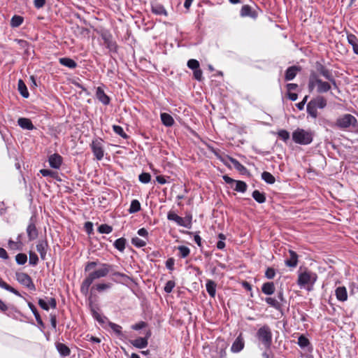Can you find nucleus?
I'll return each instance as SVG.
<instances>
[{"instance_id": "nucleus-52", "label": "nucleus", "mask_w": 358, "mask_h": 358, "mask_svg": "<svg viewBox=\"0 0 358 358\" xmlns=\"http://www.w3.org/2000/svg\"><path fill=\"white\" fill-rule=\"evenodd\" d=\"M279 138H280L284 141H287L289 138V133L285 130H280L278 133Z\"/></svg>"}, {"instance_id": "nucleus-60", "label": "nucleus", "mask_w": 358, "mask_h": 358, "mask_svg": "<svg viewBox=\"0 0 358 358\" xmlns=\"http://www.w3.org/2000/svg\"><path fill=\"white\" fill-rule=\"evenodd\" d=\"M96 266H97V262H87V264H86V266L85 267V271H89L92 270V268H94Z\"/></svg>"}, {"instance_id": "nucleus-9", "label": "nucleus", "mask_w": 358, "mask_h": 358, "mask_svg": "<svg viewBox=\"0 0 358 358\" xmlns=\"http://www.w3.org/2000/svg\"><path fill=\"white\" fill-rule=\"evenodd\" d=\"M102 39L103 40L104 45L111 52H116L117 45L112 38V36L110 34H103L101 35Z\"/></svg>"}, {"instance_id": "nucleus-46", "label": "nucleus", "mask_w": 358, "mask_h": 358, "mask_svg": "<svg viewBox=\"0 0 358 358\" xmlns=\"http://www.w3.org/2000/svg\"><path fill=\"white\" fill-rule=\"evenodd\" d=\"M178 249L180 252V257L182 258H185L189 255L190 250L187 246L180 245L178 246Z\"/></svg>"}, {"instance_id": "nucleus-63", "label": "nucleus", "mask_w": 358, "mask_h": 358, "mask_svg": "<svg viewBox=\"0 0 358 358\" xmlns=\"http://www.w3.org/2000/svg\"><path fill=\"white\" fill-rule=\"evenodd\" d=\"M145 326H146V323L145 322H140L134 324L132 327V329L134 330H139V329L144 328Z\"/></svg>"}, {"instance_id": "nucleus-21", "label": "nucleus", "mask_w": 358, "mask_h": 358, "mask_svg": "<svg viewBox=\"0 0 358 358\" xmlns=\"http://www.w3.org/2000/svg\"><path fill=\"white\" fill-rule=\"evenodd\" d=\"M56 348L62 357H67L71 354L70 348L62 343H56Z\"/></svg>"}, {"instance_id": "nucleus-36", "label": "nucleus", "mask_w": 358, "mask_h": 358, "mask_svg": "<svg viewBox=\"0 0 358 358\" xmlns=\"http://www.w3.org/2000/svg\"><path fill=\"white\" fill-rule=\"evenodd\" d=\"M262 178L268 184H273L275 181V177L267 171L262 173Z\"/></svg>"}, {"instance_id": "nucleus-3", "label": "nucleus", "mask_w": 358, "mask_h": 358, "mask_svg": "<svg viewBox=\"0 0 358 358\" xmlns=\"http://www.w3.org/2000/svg\"><path fill=\"white\" fill-rule=\"evenodd\" d=\"M317 279V275L315 273L305 270L299 273L297 283L301 287H307V289L310 291Z\"/></svg>"}, {"instance_id": "nucleus-17", "label": "nucleus", "mask_w": 358, "mask_h": 358, "mask_svg": "<svg viewBox=\"0 0 358 358\" xmlns=\"http://www.w3.org/2000/svg\"><path fill=\"white\" fill-rule=\"evenodd\" d=\"M96 98L99 99V101H101L104 105H108L110 103V98L108 96H107L104 91L99 87L96 89Z\"/></svg>"}, {"instance_id": "nucleus-32", "label": "nucleus", "mask_w": 358, "mask_h": 358, "mask_svg": "<svg viewBox=\"0 0 358 358\" xmlns=\"http://www.w3.org/2000/svg\"><path fill=\"white\" fill-rule=\"evenodd\" d=\"M252 196L253 199L259 203H264L266 201L265 194L260 192L259 190H255Z\"/></svg>"}, {"instance_id": "nucleus-20", "label": "nucleus", "mask_w": 358, "mask_h": 358, "mask_svg": "<svg viewBox=\"0 0 358 358\" xmlns=\"http://www.w3.org/2000/svg\"><path fill=\"white\" fill-rule=\"evenodd\" d=\"M17 123L20 125V127L22 129H28V130H32L34 129V126L32 124L31 121L25 117H20L17 120Z\"/></svg>"}, {"instance_id": "nucleus-45", "label": "nucleus", "mask_w": 358, "mask_h": 358, "mask_svg": "<svg viewBox=\"0 0 358 358\" xmlns=\"http://www.w3.org/2000/svg\"><path fill=\"white\" fill-rule=\"evenodd\" d=\"M113 231V227L106 224H101L98 228V231L101 234H110Z\"/></svg>"}, {"instance_id": "nucleus-2", "label": "nucleus", "mask_w": 358, "mask_h": 358, "mask_svg": "<svg viewBox=\"0 0 358 358\" xmlns=\"http://www.w3.org/2000/svg\"><path fill=\"white\" fill-rule=\"evenodd\" d=\"M315 87H317V92L319 94L327 92L331 88L329 83L320 79L315 71H311L308 84L309 92H313Z\"/></svg>"}, {"instance_id": "nucleus-6", "label": "nucleus", "mask_w": 358, "mask_h": 358, "mask_svg": "<svg viewBox=\"0 0 358 358\" xmlns=\"http://www.w3.org/2000/svg\"><path fill=\"white\" fill-rule=\"evenodd\" d=\"M357 122V119L352 115L345 114L337 119L336 124L341 129H347L351 126L355 127Z\"/></svg>"}, {"instance_id": "nucleus-22", "label": "nucleus", "mask_w": 358, "mask_h": 358, "mask_svg": "<svg viewBox=\"0 0 358 358\" xmlns=\"http://www.w3.org/2000/svg\"><path fill=\"white\" fill-rule=\"evenodd\" d=\"M348 42L352 46L353 51L358 55V38L352 34H348L347 36Z\"/></svg>"}, {"instance_id": "nucleus-35", "label": "nucleus", "mask_w": 358, "mask_h": 358, "mask_svg": "<svg viewBox=\"0 0 358 358\" xmlns=\"http://www.w3.org/2000/svg\"><path fill=\"white\" fill-rule=\"evenodd\" d=\"M229 159L236 170H238L242 173L246 171V168L243 165H242L237 159L232 158L231 157H229Z\"/></svg>"}, {"instance_id": "nucleus-53", "label": "nucleus", "mask_w": 358, "mask_h": 358, "mask_svg": "<svg viewBox=\"0 0 358 358\" xmlns=\"http://www.w3.org/2000/svg\"><path fill=\"white\" fill-rule=\"evenodd\" d=\"M176 285V283L173 280H169L166 285H165V287H164V291L166 292V293H171L173 290V289L174 288Z\"/></svg>"}, {"instance_id": "nucleus-38", "label": "nucleus", "mask_w": 358, "mask_h": 358, "mask_svg": "<svg viewBox=\"0 0 358 358\" xmlns=\"http://www.w3.org/2000/svg\"><path fill=\"white\" fill-rule=\"evenodd\" d=\"M316 106L310 101L307 104V112L313 117L315 118L317 116V110Z\"/></svg>"}, {"instance_id": "nucleus-43", "label": "nucleus", "mask_w": 358, "mask_h": 358, "mask_svg": "<svg viewBox=\"0 0 358 358\" xmlns=\"http://www.w3.org/2000/svg\"><path fill=\"white\" fill-rule=\"evenodd\" d=\"M113 129L115 134H118L123 138H125V139L128 138L127 134L124 131L122 127L118 126V125H113Z\"/></svg>"}, {"instance_id": "nucleus-27", "label": "nucleus", "mask_w": 358, "mask_h": 358, "mask_svg": "<svg viewBox=\"0 0 358 358\" xmlns=\"http://www.w3.org/2000/svg\"><path fill=\"white\" fill-rule=\"evenodd\" d=\"M59 63L70 69H75L77 66L76 62L71 58L62 57L59 59Z\"/></svg>"}, {"instance_id": "nucleus-44", "label": "nucleus", "mask_w": 358, "mask_h": 358, "mask_svg": "<svg viewBox=\"0 0 358 358\" xmlns=\"http://www.w3.org/2000/svg\"><path fill=\"white\" fill-rule=\"evenodd\" d=\"M108 326L117 336H122V333L121 326L112 322H109Z\"/></svg>"}, {"instance_id": "nucleus-11", "label": "nucleus", "mask_w": 358, "mask_h": 358, "mask_svg": "<svg viewBox=\"0 0 358 358\" xmlns=\"http://www.w3.org/2000/svg\"><path fill=\"white\" fill-rule=\"evenodd\" d=\"M167 218L169 220L175 221L180 226H182V227H188L189 228V224L190 222H189L187 223V221H185L184 220V218L178 216L174 212L170 211L168 213Z\"/></svg>"}, {"instance_id": "nucleus-61", "label": "nucleus", "mask_w": 358, "mask_h": 358, "mask_svg": "<svg viewBox=\"0 0 358 358\" xmlns=\"http://www.w3.org/2000/svg\"><path fill=\"white\" fill-rule=\"evenodd\" d=\"M174 266V259L173 258H169L166 262V266L168 269L172 271L173 270Z\"/></svg>"}, {"instance_id": "nucleus-39", "label": "nucleus", "mask_w": 358, "mask_h": 358, "mask_svg": "<svg viewBox=\"0 0 358 358\" xmlns=\"http://www.w3.org/2000/svg\"><path fill=\"white\" fill-rule=\"evenodd\" d=\"M126 239L124 238H120L117 239L114 243V246L119 251L122 252L125 248Z\"/></svg>"}, {"instance_id": "nucleus-64", "label": "nucleus", "mask_w": 358, "mask_h": 358, "mask_svg": "<svg viewBox=\"0 0 358 358\" xmlns=\"http://www.w3.org/2000/svg\"><path fill=\"white\" fill-rule=\"evenodd\" d=\"M34 6L36 8H41L44 6L45 0H34Z\"/></svg>"}, {"instance_id": "nucleus-49", "label": "nucleus", "mask_w": 358, "mask_h": 358, "mask_svg": "<svg viewBox=\"0 0 358 358\" xmlns=\"http://www.w3.org/2000/svg\"><path fill=\"white\" fill-rule=\"evenodd\" d=\"M131 243L137 248H142L146 245V241L138 237L131 239Z\"/></svg>"}, {"instance_id": "nucleus-62", "label": "nucleus", "mask_w": 358, "mask_h": 358, "mask_svg": "<svg viewBox=\"0 0 358 358\" xmlns=\"http://www.w3.org/2000/svg\"><path fill=\"white\" fill-rule=\"evenodd\" d=\"M38 305L40 306V307L41 308H43L45 310H49V306H48V303L42 299H40L38 300Z\"/></svg>"}, {"instance_id": "nucleus-48", "label": "nucleus", "mask_w": 358, "mask_h": 358, "mask_svg": "<svg viewBox=\"0 0 358 358\" xmlns=\"http://www.w3.org/2000/svg\"><path fill=\"white\" fill-rule=\"evenodd\" d=\"M16 262L20 265L24 264L27 261V255L24 253H19L15 256Z\"/></svg>"}, {"instance_id": "nucleus-25", "label": "nucleus", "mask_w": 358, "mask_h": 358, "mask_svg": "<svg viewBox=\"0 0 358 358\" xmlns=\"http://www.w3.org/2000/svg\"><path fill=\"white\" fill-rule=\"evenodd\" d=\"M48 247V243L46 241H39L36 245V250L39 252L40 256L42 259H45L46 255V248Z\"/></svg>"}, {"instance_id": "nucleus-16", "label": "nucleus", "mask_w": 358, "mask_h": 358, "mask_svg": "<svg viewBox=\"0 0 358 358\" xmlns=\"http://www.w3.org/2000/svg\"><path fill=\"white\" fill-rule=\"evenodd\" d=\"M289 258L285 260V264L289 267H296L298 264V255L294 251L291 250H289Z\"/></svg>"}, {"instance_id": "nucleus-33", "label": "nucleus", "mask_w": 358, "mask_h": 358, "mask_svg": "<svg viewBox=\"0 0 358 358\" xmlns=\"http://www.w3.org/2000/svg\"><path fill=\"white\" fill-rule=\"evenodd\" d=\"M152 11L156 15H166L167 13L163 6L160 4H154L152 6Z\"/></svg>"}, {"instance_id": "nucleus-18", "label": "nucleus", "mask_w": 358, "mask_h": 358, "mask_svg": "<svg viewBox=\"0 0 358 358\" xmlns=\"http://www.w3.org/2000/svg\"><path fill=\"white\" fill-rule=\"evenodd\" d=\"M315 69L317 71V73L322 76H323L324 78L328 76L331 73V71L326 68L323 64H322L320 62H317L315 63Z\"/></svg>"}, {"instance_id": "nucleus-26", "label": "nucleus", "mask_w": 358, "mask_h": 358, "mask_svg": "<svg viewBox=\"0 0 358 358\" xmlns=\"http://www.w3.org/2000/svg\"><path fill=\"white\" fill-rule=\"evenodd\" d=\"M160 116H161V120H162L163 124H164L165 126L171 127L174 124V120L172 117V116L170 115L169 114H168L166 113H163L161 114Z\"/></svg>"}, {"instance_id": "nucleus-29", "label": "nucleus", "mask_w": 358, "mask_h": 358, "mask_svg": "<svg viewBox=\"0 0 358 358\" xmlns=\"http://www.w3.org/2000/svg\"><path fill=\"white\" fill-rule=\"evenodd\" d=\"M311 101L317 108H324L327 106V100L321 96H317L312 99Z\"/></svg>"}, {"instance_id": "nucleus-37", "label": "nucleus", "mask_w": 358, "mask_h": 358, "mask_svg": "<svg viewBox=\"0 0 358 358\" xmlns=\"http://www.w3.org/2000/svg\"><path fill=\"white\" fill-rule=\"evenodd\" d=\"M24 21V18L20 15H14L10 20V26L12 27H18Z\"/></svg>"}, {"instance_id": "nucleus-58", "label": "nucleus", "mask_w": 358, "mask_h": 358, "mask_svg": "<svg viewBox=\"0 0 358 358\" xmlns=\"http://www.w3.org/2000/svg\"><path fill=\"white\" fill-rule=\"evenodd\" d=\"M325 79L329 80L330 85L331 84L334 88H336V89L338 88V85H337L336 79L334 78V76L332 74V72L328 76H327L325 78Z\"/></svg>"}, {"instance_id": "nucleus-23", "label": "nucleus", "mask_w": 358, "mask_h": 358, "mask_svg": "<svg viewBox=\"0 0 358 358\" xmlns=\"http://www.w3.org/2000/svg\"><path fill=\"white\" fill-rule=\"evenodd\" d=\"M336 296L338 301H345L348 299L347 290L345 287H338L336 289Z\"/></svg>"}, {"instance_id": "nucleus-19", "label": "nucleus", "mask_w": 358, "mask_h": 358, "mask_svg": "<svg viewBox=\"0 0 358 358\" xmlns=\"http://www.w3.org/2000/svg\"><path fill=\"white\" fill-rule=\"evenodd\" d=\"M131 344L136 348L143 349L148 346L147 338L139 337L130 341Z\"/></svg>"}, {"instance_id": "nucleus-1", "label": "nucleus", "mask_w": 358, "mask_h": 358, "mask_svg": "<svg viewBox=\"0 0 358 358\" xmlns=\"http://www.w3.org/2000/svg\"><path fill=\"white\" fill-rule=\"evenodd\" d=\"M113 266L108 264H102L101 267L93 272H91L88 276L83 280L80 287L81 293L87 296L89 293V288L96 279L106 277L109 273L113 271Z\"/></svg>"}, {"instance_id": "nucleus-14", "label": "nucleus", "mask_w": 358, "mask_h": 358, "mask_svg": "<svg viewBox=\"0 0 358 358\" xmlns=\"http://www.w3.org/2000/svg\"><path fill=\"white\" fill-rule=\"evenodd\" d=\"M301 71V67L296 66H292L289 67L286 71L285 75V80H292L296 76L297 73Z\"/></svg>"}, {"instance_id": "nucleus-40", "label": "nucleus", "mask_w": 358, "mask_h": 358, "mask_svg": "<svg viewBox=\"0 0 358 358\" xmlns=\"http://www.w3.org/2000/svg\"><path fill=\"white\" fill-rule=\"evenodd\" d=\"M111 286H112L111 283H99V284L94 285L92 287V289H96L99 292H101L103 291L110 289L111 287Z\"/></svg>"}, {"instance_id": "nucleus-7", "label": "nucleus", "mask_w": 358, "mask_h": 358, "mask_svg": "<svg viewBox=\"0 0 358 358\" xmlns=\"http://www.w3.org/2000/svg\"><path fill=\"white\" fill-rule=\"evenodd\" d=\"M17 280L30 290H36V287L31 277L25 273H16Z\"/></svg>"}, {"instance_id": "nucleus-30", "label": "nucleus", "mask_w": 358, "mask_h": 358, "mask_svg": "<svg viewBox=\"0 0 358 358\" xmlns=\"http://www.w3.org/2000/svg\"><path fill=\"white\" fill-rule=\"evenodd\" d=\"M28 306L30 308V310H31V312L33 313V314L34 315L37 323L40 326L44 327V324H43V322L42 321V319H41V316H40V315H39L36 308L35 307V306L32 303L29 302L28 303Z\"/></svg>"}, {"instance_id": "nucleus-41", "label": "nucleus", "mask_w": 358, "mask_h": 358, "mask_svg": "<svg viewBox=\"0 0 358 358\" xmlns=\"http://www.w3.org/2000/svg\"><path fill=\"white\" fill-rule=\"evenodd\" d=\"M140 210H141L140 202L136 199L133 200L131 203L130 208L129 210V213H137Z\"/></svg>"}, {"instance_id": "nucleus-59", "label": "nucleus", "mask_w": 358, "mask_h": 358, "mask_svg": "<svg viewBox=\"0 0 358 358\" xmlns=\"http://www.w3.org/2000/svg\"><path fill=\"white\" fill-rule=\"evenodd\" d=\"M202 71L199 68L197 69L194 70V77L197 80H202Z\"/></svg>"}, {"instance_id": "nucleus-31", "label": "nucleus", "mask_w": 358, "mask_h": 358, "mask_svg": "<svg viewBox=\"0 0 358 358\" xmlns=\"http://www.w3.org/2000/svg\"><path fill=\"white\" fill-rule=\"evenodd\" d=\"M17 89L19 92L23 97L27 98L29 96V94L27 86L25 83L23 82V80L21 79L18 80Z\"/></svg>"}, {"instance_id": "nucleus-51", "label": "nucleus", "mask_w": 358, "mask_h": 358, "mask_svg": "<svg viewBox=\"0 0 358 358\" xmlns=\"http://www.w3.org/2000/svg\"><path fill=\"white\" fill-rule=\"evenodd\" d=\"M187 66L194 71L199 68V62L196 59H191L187 62Z\"/></svg>"}, {"instance_id": "nucleus-42", "label": "nucleus", "mask_w": 358, "mask_h": 358, "mask_svg": "<svg viewBox=\"0 0 358 358\" xmlns=\"http://www.w3.org/2000/svg\"><path fill=\"white\" fill-rule=\"evenodd\" d=\"M266 302L269 304L271 306L273 307L276 310H280L281 308V304L274 298L267 297L265 299Z\"/></svg>"}, {"instance_id": "nucleus-24", "label": "nucleus", "mask_w": 358, "mask_h": 358, "mask_svg": "<svg viewBox=\"0 0 358 358\" xmlns=\"http://www.w3.org/2000/svg\"><path fill=\"white\" fill-rule=\"evenodd\" d=\"M275 285L273 282H267L263 284L262 291L266 295H271L275 292Z\"/></svg>"}, {"instance_id": "nucleus-57", "label": "nucleus", "mask_w": 358, "mask_h": 358, "mask_svg": "<svg viewBox=\"0 0 358 358\" xmlns=\"http://www.w3.org/2000/svg\"><path fill=\"white\" fill-rule=\"evenodd\" d=\"M325 79L329 80L330 85L331 84L334 88H336V89L338 88V85H337L336 79L334 78V76L332 74V72L328 76H327L325 78Z\"/></svg>"}, {"instance_id": "nucleus-5", "label": "nucleus", "mask_w": 358, "mask_h": 358, "mask_svg": "<svg viewBox=\"0 0 358 358\" xmlns=\"http://www.w3.org/2000/svg\"><path fill=\"white\" fill-rule=\"evenodd\" d=\"M257 338L266 349L270 348L272 344V332L268 325H264L258 329Z\"/></svg>"}, {"instance_id": "nucleus-15", "label": "nucleus", "mask_w": 358, "mask_h": 358, "mask_svg": "<svg viewBox=\"0 0 358 358\" xmlns=\"http://www.w3.org/2000/svg\"><path fill=\"white\" fill-rule=\"evenodd\" d=\"M240 14L241 17H250L254 19L257 17V12L252 10L249 5H243L241 9Z\"/></svg>"}, {"instance_id": "nucleus-54", "label": "nucleus", "mask_w": 358, "mask_h": 358, "mask_svg": "<svg viewBox=\"0 0 358 358\" xmlns=\"http://www.w3.org/2000/svg\"><path fill=\"white\" fill-rule=\"evenodd\" d=\"M38 257L37 255L34 252H29V264L31 265L35 266L38 264Z\"/></svg>"}, {"instance_id": "nucleus-34", "label": "nucleus", "mask_w": 358, "mask_h": 358, "mask_svg": "<svg viewBox=\"0 0 358 358\" xmlns=\"http://www.w3.org/2000/svg\"><path fill=\"white\" fill-rule=\"evenodd\" d=\"M234 183L236 184L235 191L243 193L247 190L248 185L244 181L236 180Z\"/></svg>"}, {"instance_id": "nucleus-12", "label": "nucleus", "mask_w": 358, "mask_h": 358, "mask_svg": "<svg viewBox=\"0 0 358 358\" xmlns=\"http://www.w3.org/2000/svg\"><path fill=\"white\" fill-rule=\"evenodd\" d=\"M244 348V340L242 334H240L233 343L231 350L233 352H239Z\"/></svg>"}, {"instance_id": "nucleus-13", "label": "nucleus", "mask_w": 358, "mask_h": 358, "mask_svg": "<svg viewBox=\"0 0 358 358\" xmlns=\"http://www.w3.org/2000/svg\"><path fill=\"white\" fill-rule=\"evenodd\" d=\"M50 166L53 169H59L62 163V157L59 154H53L49 157Z\"/></svg>"}, {"instance_id": "nucleus-8", "label": "nucleus", "mask_w": 358, "mask_h": 358, "mask_svg": "<svg viewBox=\"0 0 358 358\" xmlns=\"http://www.w3.org/2000/svg\"><path fill=\"white\" fill-rule=\"evenodd\" d=\"M92 152L98 160L102 159L103 157V149L101 140H94L91 145Z\"/></svg>"}, {"instance_id": "nucleus-50", "label": "nucleus", "mask_w": 358, "mask_h": 358, "mask_svg": "<svg viewBox=\"0 0 358 358\" xmlns=\"http://www.w3.org/2000/svg\"><path fill=\"white\" fill-rule=\"evenodd\" d=\"M138 178L142 183L145 184L148 183L150 181L151 176L148 173H142L141 174L139 175Z\"/></svg>"}, {"instance_id": "nucleus-56", "label": "nucleus", "mask_w": 358, "mask_h": 358, "mask_svg": "<svg viewBox=\"0 0 358 358\" xmlns=\"http://www.w3.org/2000/svg\"><path fill=\"white\" fill-rule=\"evenodd\" d=\"M275 275V271L273 268H268L265 272V276L268 279H273Z\"/></svg>"}, {"instance_id": "nucleus-28", "label": "nucleus", "mask_w": 358, "mask_h": 358, "mask_svg": "<svg viewBox=\"0 0 358 358\" xmlns=\"http://www.w3.org/2000/svg\"><path fill=\"white\" fill-rule=\"evenodd\" d=\"M206 291L211 297H215L216 292V284L214 281L208 280L206 285Z\"/></svg>"}, {"instance_id": "nucleus-55", "label": "nucleus", "mask_w": 358, "mask_h": 358, "mask_svg": "<svg viewBox=\"0 0 358 358\" xmlns=\"http://www.w3.org/2000/svg\"><path fill=\"white\" fill-rule=\"evenodd\" d=\"M40 173L43 176H50L52 178H55V176L57 175L56 172L49 169H41L40 170Z\"/></svg>"}, {"instance_id": "nucleus-10", "label": "nucleus", "mask_w": 358, "mask_h": 358, "mask_svg": "<svg viewBox=\"0 0 358 358\" xmlns=\"http://www.w3.org/2000/svg\"><path fill=\"white\" fill-rule=\"evenodd\" d=\"M27 234L29 241L35 240L38 236V229L33 220V217L30 219V222L27 227Z\"/></svg>"}, {"instance_id": "nucleus-4", "label": "nucleus", "mask_w": 358, "mask_h": 358, "mask_svg": "<svg viewBox=\"0 0 358 358\" xmlns=\"http://www.w3.org/2000/svg\"><path fill=\"white\" fill-rule=\"evenodd\" d=\"M313 139V133L310 131L298 128L292 133V140L297 144L308 145Z\"/></svg>"}, {"instance_id": "nucleus-47", "label": "nucleus", "mask_w": 358, "mask_h": 358, "mask_svg": "<svg viewBox=\"0 0 358 358\" xmlns=\"http://www.w3.org/2000/svg\"><path fill=\"white\" fill-rule=\"evenodd\" d=\"M310 344L309 340L303 335H301L298 338V345L303 348Z\"/></svg>"}]
</instances>
